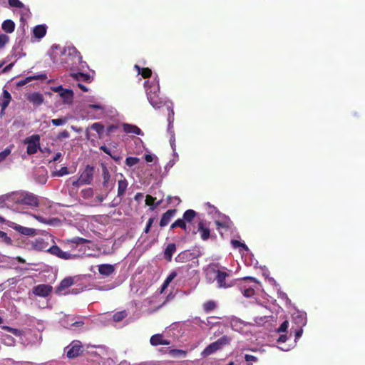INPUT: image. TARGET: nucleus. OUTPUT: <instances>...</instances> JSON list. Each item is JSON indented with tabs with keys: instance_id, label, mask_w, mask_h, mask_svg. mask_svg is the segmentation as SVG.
Returning <instances> with one entry per match:
<instances>
[{
	"instance_id": "1",
	"label": "nucleus",
	"mask_w": 365,
	"mask_h": 365,
	"mask_svg": "<svg viewBox=\"0 0 365 365\" xmlns=\"http://www.w3.org/2000/svg\"><path fill=\"white\" fill-rule=\"evenodd\" d=\"M217 265L210 267L205 270L206 278L210 282L216 281L219 289H228L233 287L237 279H231V271L226 267L217 269Z\"/></svg>"
},
{
	"instance_id": "2",
	"label": "nucleus",
	"mask_w": 365,
	"mask_h": 365,
	"mask_svg": "<svg viewBox=\"0 0 365 365\" xmlns=\"http://www.w3.org/2000/svg\"><path fill=\"white\" fill-rule=\"evenodd\" d=\"M6 202H14L19 205H28L32 207H37L39 205V200L34 193L25 191H18L3 196Z\"/></svg>"
},
{
	"instance_id": "3",
	"label": "nucleus",
	"mask_w": 365,
	"mask_h": 365,
	"mask_svg": "<svg viewBox=\"0 0 365 365\" xmlns=\"http://www.w3.org/2000/svg\"><path fill=\"white\" fill-rule=\"evenodd\" d=\"M230 338L227 336H222L215 341L211 343L205 349L202 351L201 355L202 357H207L218 350L222 349L224 346H226L230 344Z\"/></svg>"
},
{
	"instance_id": "4",
	"label": "nucleus",
	"mask_w": 365,
	"mask_h": 365,
	"mask_svg": "<svg viewBox=\"0 0 365 365\" xmlns=\"http://www.w3.org/2000/svg\"><path fill=\"white\" fill-rule=\"evenodd\" d=\"M40 135L38 134H34L24 139V143L27 145L26 153L28 155L36 154L38 150L43 152L40 147Z\"/></svg>"
},
{
	"instance_id": "5",
	"label": "nucleus",
	"mask_w": 365,
	"mask_h": 365,
	"mask_svg": "<svg viewBox=\"0 0 365 365\" xmlns=\"http://www.w3.org/2000/svg\"><path fill=\"white\" fill-rule=\"evenodd\" d=\"M66 356L68 359H74L78 357L83 351V347L80 341H73L66 348Z\"/></svg>"
},
{
	"instance_id": "6",
	"label": "nucleus",
	"mask_w": 365,
	"mask_h": 365,
	"mask_svg": "<svg viewBox=\"0 0 365 365\" xmlns=\"http://www.w3.org/2000/svg\"><path fill=\"white\" fill-rule=\"evenodd\" d=\"M50 254L63 259H71L76 257V255H72L68 252L63 251L58 246L53 245L46 250Z\"/></svg>"
},
{
	"instance_id": "7",
	"label": "nucleus",
	"mask_w": 365,
	"mask_h": 365,
	"mask_svg": "<svg viewBox=\"0 0 365 365\" xmlns=\"http://www.w3.org/2000/svg\"><path fill=\"white\" fill-rule=\"evenodd\" d=\"M52 290V286L46 284H41L35 286L32 289V292L36 296L46 297L50 295Z\"/></svg>"
},
{
	"instance_id": "8",
	"label": "nucleus",
	"mask_w": 365,
	"mask_h": 365,
	"mask_svg": "<svg viewBox=\"0 0 365 365\" xmlns=\"http://www.w3.org/2000/svg\"><path fill=\"white\" fill-rule=\"evenodd\" d=\"M94 168L91 165H86L80 175L81 181L85 185H90L93 179Z\"/></svg>"
},
{
	"instance_id": "9",
	"label": "nucleus",
	"mask_w": 365,
	"mask_h": 365,
	"mask_svg": "<svg viewBox=\"0 0 365 365\" xmlns=\"http://www.w3.org/2000/svg\"><path fill=\"white\" fill-rule=\"evenodd\" d=\"M177 227L182 229L186 233H192L195 235L197 232L195 230H192L190 225H187V222L183 218H180L175 220L171 225L170 229L173 230Z\"/></svg>"
},
{
	"instance_id": "10",
	"label": "nucleus",
	"mask_w": 365,
	"mask_h": 365,
	"mask_svg": "<svg viewBox=\"0 0 365 365\" xmlns=\"http://www.w3.org/2000/svg\"><path fill=\"white\" fill-rule=\"evenodd\" d=\"M176 212V209H170L167 210L165 213H163L160 220V226L161 227L167 226L171 221L172 218L175 216Z\"/></svg>"
},
{
	"instance_id": "11",
	"label": "nucleus",
	"mask_w": 365,
	"mask_h": 365,
	"mask_svg": "<svg viewBox=\"0 0 365 365\" xmlns=\"http://www.w3.org/2000/svg\"><path fill=\"white\" fill-rule=\"evenodd\" d=\"M27 100L34 106H39L43 103L44 98L41 93L34 92L27 96Z\"/></svg>"
},
{
	"instance_id": "12",
	"label": "nucleus",
	"mask_w": 365,
	"mask_h": 365,
	"mask_svg": "<svg viewBox=\"0 0 365 365\" xmlns=\"http://www.w3.org/2000/svg\"><path fill=\"white\" fill-rule=\"evenodd\" d=\"M73 284V278L71 277H68L64 278L60 282L59 285L56 288V294H61L62 292L70 287Z\"/></svg>"
},
{
	"instance_id": "13",
	"label": "nucleus",
	"mask_w": 365,
	"mask_h": 365,
	"mask_svg": "<svg viewBox=\"0 0 365 365\" xmlns=\"http://www.w3.org/2000/svg\"><path fill=\"white\" fill-rule=\"evenodd\" d=\"M147 98L149 103L155 108H160L163 106V101L162 98L159 96V93H155L153 95L152 93H150L148 94V96H147Z\"/></svg>"
},
{
	"instance_id": "14",
	"label": "nucleus",
	"mask_w": 365,
	"mask_h": 365,
	"mask_svg": "<svg viewBox=\"0 0 365 365\" xmlns=\"http://www.w3.org/2000/svg\"><path fill=\"white\" fill-rule=\"evenodd\" d=\"M194 258L193 253L189 250H185L180 252L175 258L176 262L185 263Z\"/></svg>"
},
{
	"instance_id": "15",
	"label": "nucleus",
	"mask_w": 365,
	"mask_h": 365,
	"mask_svg": "<svg viewBox=\"0 0 365 365\" xmlns=\"http://www.w3.org/2000/svg\"><path fill=\"white\" fill-rule=\"evenodd\" d=\"M11 101V96L9 92L4 89L2 96L0 98V107L1 108V112H4L5 109L8 107L10 102Z\"/></svg>"
},
{
	"instance_id": "16",
	"label": "nucleus",
	"mask_w": 365,
	"mask_h": 365,
	"mask_svg": "<svg viewBox=\"0 0 365 365\" xmlns=\"http://www.w3.org/2000/svg\"><path fill=\"white\" fill-rule=\"evenodd\" d=\"M71 76L78 82H86L91 83L93 80V78L91 75L88 73H84L81 72L78 73H71Z\"/></svg>"
},
{
	"instance_id": "17",
	"label": "nucleus",
	"mask_w": 365,
	"mask_h": 365,
	"mask_svg": "<svg viewBox=\"0 0 365 365\" xmlns=\"http://www.w3.org/2000/svg\"><path fill=\"white\" fill-rule=\"evenodd\" d=\"M150 343L153 346L158 345H169L170 341L167 339H164L162 334H154L150 337Z\"/></svg>"
},
{
	"instance_id": "18",
	"label": "nucleus",
	"mask_w": 365,
	"mask_h": 365,
	"mask_svg": "<svg viewBox=\"0 0 365 365\" xmlns=\"http://www.w3.org/2000/svg\"><path fill=\"white\" fill-rule=\"evenodd\" d=\"M145 88L146 91L147 96H148V94L152 93H159L160 92V87L158 83H150L149 81H146L144 83Z\"/></svg>"
},
{
	"instance_id": "19",
	"label": "nucleus",
	"mask_w": 365,
	"mask_h": 365,
	"mask_svg": "<svg viewBox=\"0 0 365 365\" xmlns=\"http://www.w3.org/2000/svg\"><path fill=\"white\" fill-rule=\"evenodd\" d=\"M120 176L121 179L118 181V197H121L125 195L128 185V181L123 175L121 174Z\"/></svg>"
},
{
	"instance_id": "20",
	"label": "nucleus",
	"mask_w": 365,
	"mask_h": 365,
	"mask_svg": "<svg viewBox=\"0 0 365 365\" xmlns=\"http://www.w3.org/2000/svg\"><path fill=\"white\" fill-rule=\"evenodd\" d=\"M115 271L114 266L109 264H102L98 266V272L101 275L108 277Z\"/></svg>"
},
{
	"instance_id": "21",
	"label": "nucleus",
	"mask_w": 365,
	"mask_h": 365,
	"mask_svg": "<svg viewBox=\"0 0 365 365\" xmlns=\"http://www.w3.org/2000/svg\"><path fill=\"white\" fill-rule=\"evenodd\" d=\"M198 229L197 232H199L200 234V237L202 240H207L210 236V230L205 227L202 221H200L198 222Z\"/></svg>"
},
{
	"instance_id": "22",
	"label": "nucleus",
	"mask_w": 365,
	"mask_h": 365,
	"mask_svg": "<svg viewBox=\"0 0 365 365\" xmlns=\"http://www.w3.org/2000/svg\"><path fill=\"white\" fill-rule=\"evenodd\" d=\"M48 245V242L41 237L36 238L32 242L33 248L38 251L45 250L47 248Z\"/></svg>"
},
{
	"instance_id": "23",
	"label": "nucleus",
	"mask_w": 365,
	"mask_h": 365,
	"mask_svg": "<svg viewBox=\"0 0 365 365\" xmlns=\"http://www.w3.org/2000/svg\"><path fill=\"white\" fill-rule=\"evenodd\" d=\"M13 228L24 235L34 236L36 235V230L34 228L26 227L19 225H16Z\"/></svg>"
},
{
	"instance_id": "24",
	"label": "nucleus",
	"mask_w": 365,
	"mask_h": 365,
	"mask_svg": "<svg viewBox=\"0 0 365 365\" xmlns=\"http://www.w3.org/2000/svg\"><path fill=\"white\" fill-rule=\"evenodd\" d=\"M176 251V245L175 243L168 244L164 250V258L168 262H171L173 255Z\"/></svg>"
},
{
	"instance_id": "25",
	"label": "nucleus",
	"mask_w": 365,
	"mask_h": 365,
	"mask_svg": "<svg viewBox=\"0 0 365 365\" xmlns=\"http://www.w3.org/2000/svg\"><path fill=\"white\" fill-rule=\"evenodd\" d=\"M46 25L41 24L36 26L33 29V34L35 38L41 39L46 34Z\"/></svg>"
},
{
	"instance_id": "26",
	"label": "nucleus",
	"mask_w": 365,
	"mask_h": 365,
	"mask_svg": "<svg viewBox=\"0 0 365 365\" xmlns=\"http://www.w3.org/2000/svg\"><path fill=\"white\" fill-rule=\"evenodd\" d=\"M123 130L126 133H133L135 135H143L142 130L136 125L125 123L123 125Z\"/></svg>"
},
{
	"instance_id": "27",
	"label": "nucleus",
	"mask_w": 365,
	"mask_h": 365,
	"mask_svg": "<svg viewBox=\"0 0 365 365\" xmlns=\"http://www.w3.org/2000/svg\"><path fill=\"white\" fill-rule=\"evenodd\" d=\"M299 320V323L300 324L299 329L296 330L295 331V339H299L303 333L302 327L306 324V318L303 317L302 315H297L296 317H294V320Z\"/></svg>"
},
{
	"instance_id": "28",
	"label": "nucleus",
	"mask_w": 365,
	"mask_h": 365,
	"mask_svg": "<svg viewBox=\"0 0 365 365\" xmlns=\"http://www.w3.org/2000/svg\"><path fill=\"white\" fill-rule=\"evenodd\" d=\"M61 97L63 98V102L70 104L73 102V92L71 89H65L63 92L60 93Z\"/></svg>"
},
{
	"instance_id": "29",
	"label": "nucleus",
	"mask_w": 365,
	"mask_h": 365,
	"mask_svg": "<svg viewBox=\"0 0 365 365\" xmlns=\"http://www.w3.org/2000/svg\"><path fill=\"white\" fill-rule=\"evenodd\" d=\"M101 168H102L103 186L105 188H108V183L110 181V173H109L108 169L104 164L101 165Z\"/></svg>"
},
{
	"instance_id": "30",
	"label": "nucleus",
	"mask_w": 365,
	"mask_h": 365,
	"mask_svg": "<svg viewBox=\"0 0 365 365\" xmlns=\"http://www.w3.org/2000/svg\"><path fill=\"white\" fill-rule=\"evenodd\" d=\"M1 28L6 33L11 34L15 30V23L11 19L5 20L1 24Z\"/></svg>"
},
{
	"instance_id": "31",
	"label": "nucleus",
	"mask_w": 365,
	"mask_h": 365,
	"mask_svg": "<svg viewBox=\"0 0 365 365\" xmlns=\"http://www.w3.org/2000/svg\"><path fill=\"white\" fill-rule=\"evenodd\" d=\"M90 128L91 130L96 131L99 139L103 138V134L105 128L102 123H101V122L94 123L90 126Z\"/></svg>"
},
{
	"instance_id": "32",
	"label": "nucleus",
	"mask_w": 365,
	"mask_h": 365,
	"mask_svg": "<svg viewBox=\"0 0 365 365\" xmlns=\"http://www.w3.org/2000/svg\"><path fill=\"white\" fill-rule=\"evenodd\" d=\"M134 68L144 78H150L152 75V71L149 68H140L138 65L135 64Z\"/></svg>"
},
{
	"instance_id": "33",
	"label": "nucleus",
	"mask_w": 365,
	"mask_h": 365,
	"mask_svg": "<svg viewBox=\"0 0 365 365\" xmlns=\"http://www.w3.org/2000/svg\"><path fill=\"white\" fill-rule=\"evenodd\" d=\"M197 213L193 210H187L183 213L182 218L187 222V224H190L192 222V220L196 217Z\"/></svg>"
},
{
	"instance_id": "34",
	"label": "nucleus",
	"mask_w": 365,
	"mask_h": 365,
	"mask_svg": "<svg viewBox=\"0 0 365 365\" xmlns=\"http://www.w3.org/2000/svg\"><path fill=\"white\" fill-rule=\"evenodd\" d=\"M127 312L123 310L120 312H118L113 316V319L115 322H119L123 320L127 317Z\"/></svg>"
},
{
	"instance_id": "35",
	"label": "nucleus",
	"mask_w": 365,
	"mask_h": 365,
	"mask_svg": "<svg viewBox=\"0 0 365 365\" xmlns=\"http://www.w3.org/2000/svg\"><path fill=\"white\" fill-rule=\"evenodd\" d=\"M216 308V304L214 301L210 300L204 303L203 309L206 312L214 310Z\"/></svg>"
},
{
	"instance_id": "36",
	"label": "nucleus",
	"mask_w": 365,
	"mask_h": 365,
	"mask_svg": "<svg viewBox=\"0 0 365 365\" xmlns=\"http://www.w3.org/2000/svg\"><path fill=\"white\" fill-rule=\"evenodd\" d=\"M12 148L13 145H10L0 153V163L3 162L11 154Z\"/></svg>"
},
{
	"instance_id": "37",
	"label": "nucleus",
	"mask_w": 365,
	"mask_h": 365,
	"mask_svg": "<svg viewBox=\"0 0 365 365\" xmlns=\"http://www.w3.org/2000/svg\"><path fill=\"white\" fill-rule=\"evenodd\" d=\"M88 108H92V109H95V110H101V113L99 115H93L92 116L93 118H95V119H98L100 118L101 115L103 114V110H104V108L99 105V104H90L88 106Z\"/></svg>"
},
{
	"instance_id": "38",
	"label": "nucleus",
	"mask_w": 365,
	"mask_h": 365,
	"mask_svg": "<svg viewBox=\"0 0 365 365\" xmlns=\"http://www.w3.org/2000/svg\"><path fill=\"white\" fill-rule=\"evenodd\" d=\"M0 239L1 241L6 245H11L12 240L7 235V234L1 230H0Z\"/></svg>"
},
{
	"instance_id": "39",
	"label": "nucleus",
	"mask_w": 365,
	"mask_h": 365,
	"mask_svg": "<svg viewBox=\"0 0 365 365\" xmlns=\"http://www.w3.org/2000/svg\"><path fill=\"white\" fill-rule=\"evenodd\" d=\"M37 78H38L37 76H29V77H26V78H25L24 79H21L19 81H18L17 83H16V86H25L26 84H27L29 82L31 81L32 80L37 79Z\"/></svg>"
},
{
	"instance_id": "40",
	"label": "nucleus",
	"mask_w": 365,
	"mask_h": 365,
	"mask_svg": "<svg viewBox=\"0 0 365 365\" xmlns=\"http://www.w3.org/2000/svg\"><path fill=\"white\" fill-rule=\"evenodd\" d=\"M139 162V158L136 157H128L125 159V164L129 166L132 167L135 165H136Z\"/></svg>"
},
{
	"instance_id": "41",
	"label": "nucleus",
	"mask_w": 365,
	"mask_h": 365,
	"mask_svg": "<svg viewBox=\"0 0 365 365\" xmlns=\"http://www.w3.org/2000/svg\"><path fill=\"white\" fill-rule=\"evenodd\" d=\"M68 174V170L67 167H62L59 170L55 171L53 173V176H63L65 175Z\"/></svg>"
},
{
	"instance_id": "42",
	"label": "nucleus",
	"mask_w": 365,
	"mask_h": 365,
	"mask_svg": "<svg viewBox=\"0 0 365 365\" xmlns=\"http://www.w3.org/2000/svg\"><path fill=\"white\" fill-rule=\"evenodd\" d=\"M231 243L234 248L242 247L245 250H246V251L248 250L247 246L245 244L242 243L241 242H240L238 240H232L231 241Z\"/></svg>"
},
{
	"instance_id": "43",
	"label": "nucleus",
	"mask_w": 365,
	"mask_h": 365,
	"mask_svg": "<svg viewBox=\"0 0 365 365\" xmlns=\"http://www.w3.org/2000/svg\"><path fill=\"white\" fill-rule=\"evenodd\" d=\"M9 4L12 7L21 9L24 6V4L19 0H8Z\"/></svg>"
},
{
	"instance_id": "44",
	"label": "nucleus",
	"mask_w": 365,
	"mask_h": 365,
	"mask_svg": "<svg viewBox=\"0 0 365 365\" xmlns=\"http://www.w3.org/2000/svg\"><path fill=\"white\" fill-rule=\"evenodd\" d=\"M82 197L85 199L89 198L93 196V191L92 188L84 189L81 191Z\"/></svg>"
},
{
	"instance_id": "45",
	"label": "nucleus",
	"mask_w": 365,
	"mask_h": 365,
	"mask_svg": "<svg viewBox=\"0 0 365 365\" xmlns=\"http://www.w3.org/2000/svg\"><path fill=\"white\" fill-rule=\"evenodd\" d=\"M155 200L156 197H154L150 195H147L145 198V205L150 206V207H153Z\"/></svg>"
},
{
	"instance_id": "46",
	"label": "nucleus",
	"mask_w": 365,
	"mask_h": 365,
	"mask_svg": "<svg viewBox=\"0 0 365 365\" xmlns=\"http://www.w3.org/2000/svg\"><path fill=\"white\" fill-rule=\"evenodd\" d=\"M66 118H56L51 120V123L55 126H59L66 123Z\"/></svg>"
},
{
	"instance_id": "47",
	"label": "nucleus",
	"mask_w": 365,
	"mask_h": 365,
	"mask_svg": "<svg viewBox=\"0 0 365 365\" xmlns=\"http://www.w3.org/2000/svg\"><path fill=\"white\" fill-rule=\"evenodd\" d=\"M170 353L173 356H185L186 355V351L181 349H172L170 350Z\"/></svg>"
},
{
	"instance_id": "48",
	"label": "nucleus",
	"mask_w": 365,
	"mask_h": 365,
	"mask_svg": "<svg viewBox=\"0 0 365 365\" xmlns=\"http://www.w3.org/2000/svg\"><path fill=\"white\" fill-rule=\"evenodd\" d=\"M9 38L6 34H1L0 35V48L4 47L8 42H9Z\"/></svg>"
},
{
	"instance_id": "49",
	"label": "nucleus",
	"mask_w": 365,
	"mask_h": 365,
	"mask_svg": "<svg viewBox=\"0 0 365 365\" xmlns=\"http://www.w3.org/2000/svg\"><path fill=\"white\" fill-rule=\"evenodd\" d=\"M289 327V322L288 321H284L282 323V324L279 326V327L277 329V331L280 332H286L287 330V328Z\"/></svg>"
},
{
	"instance_id": "50",
	"label": "nucleus",
	"mask_w": 365,
	"mask_h": 365,
	"mask_svg": "<svg viewBox=\"0 0 365 365\" xmlns=\"http://www.w3.org/2000/svg\"><path fill=\"white\" fill-rule=\"evenodd\" d=\"M177 276V272L173 271L170 273L168 277L165 279V286H168L169 284L173 281V279Z\"/></svg>"
},
{
	"instance_id": "51",
	"label": "nucleus",
	"mask_w": 365,
	"mask_h": 365,
	"mask_svg": "<svg viewBox=\"0 0 365 365\" xmlns=\"http://www.w3.org/2000/svg\"><path fill=\"white\" fill-rule=\"evenodd\" d=\"M72 242L76 244L83 245L88 242V240L83 237H76L72 240Z\"/></svg>"
},
{
	"instance_id": "52",
	"label": "nucleus",
	"mask_w": 365,
	"mask_h": 365,
	"mask_svg": "<svg viewBox=\"0 0 365 365\" xmlns=\"http://www.w3.org/2000/svg\"><path fill=\"white\" fill-rule=\"evenodd\" d=\"M255 294V290L252 288L245 289L243 292V295L246 297H250Z\"/></svg>"
},
{
	"instance_id": "53",
	"label": "nucleus",
	"mask_w": 365,
	"mask_h": 365,
	"mask_svg": "<svg viewBox=\"0 0 365 365\" xmlns=\"http://www.w3.org/2000/svg\"><path fill=\"white\" fill-rule=\"evenodd\" d=\"M118 128V126L115 125H110L106 128V135H110L112 133H113L116 129Z\"/></svg>"
},
{
	"instance_id": "54",
	"label": "nucleus",
	"mask_w": 365,
	"mask_h": 365,
	"mask_svg": "<svg viewBox=\"0 0 365 365\" xmlns=\"http://www.w3.org/2000/svg\"><path fill=\"white\" fill-rule=\"evenodd\" d=\"M121 202V197H119L118 199L115 198L110 204V207H115L118 206Z\"/></svg>"
},
{
	"instance_id": "55",
	"label": "nucleus",
	"mask_w": 365,
	"mask_h": 365,
	"mask_svg": "<svg viewBox=\"0 0 365 365\" xmlns=\"http://www.w3.org/2000/svg\"><path fill=\"white\" fill-rule=\"evenodd\" d=\"M69 137V133L67 130H63L58 133V139H63V138H68Z\"/></svg>"
},
{
	"instance_id": "56",
	"label": "nucleus",
	"mask_w": 365,
	"mask_h": 365,
	"mask_svg": "<svg viewBox=\"0 0 365 365\" xmlns=\"http://www.w3.org/2000/svg\"><path fill=\"white\" fill-rule=\"evenodd\" d=\"M83 185H85V184L81 181L80 178L72 181V185L76 187H79L80 186Z\"/></svg>"
},
{
	"instance_id": "57",
	"label": "nucleus",
	"mask_w": 365,
	"mask_h": 365,
	"mask_svg": "<svg viewBox=\"0 0 365 365\" xmlns=\"http://www.w3.org/2000/svg\"><path fill=\"white\" fill-rule=\"evenodd\" d=\"M35 218L40 222H42L43 224H51V220H48L45 218H43L41 216H35Z\"/></svg>"
},
{
	"instance_id": "58",
	"label": "nucleus",
	"mask_w": 365,
	"mask_h": 365,
	"mask_svg": "<svg viewBox=\"0 0 365 365\" xmlns=\"http://www.w3.org/2000/svg\"><path fill=\"white\" fill-rule=\"evenodd\" d=\"M11 333L16 336H21L23 334V331L18 329L13 328V329H11Z\"/></svg>"
},
{
	"instance_id": "59",
	"label": "nucleus",
	"mask_w": 365,
	"mask_h": 365,
	"mask_svg": "<svg viewBox=\"0 0 365 365\" xmlns=\"http://www.w3.org/2000/svg\"><path fill=\"white\" fill-rule=\"evenodd\" d=\"M215 224H216L217 228H220V227L228 228L229 227V225H228L227 222H222L216 221Z\"/></svg>"
},
{
	"instance_id": "60",
	"label": "nucleus",
	"mask_w": 365,
	"mask_h": 365,
	"mask_svg": "<svg viewBox=\"0 0 365 365\" xmlns=\"http://www.w3.org/2000/svg\"><path fill=\"white\" fill-rule=\"evenodd\" d=\"M245 359L246 361H256L257 357L250 354H245Z\"/></svg>"
},
{
	"instance_id": "61",
	"label": "nucleus",
	"mask_w": 365,
	"mask_h": 365,
	"mask_svg": "<svg viewBox=\"0 0 365 365\" xmlns=\"http://www.w3.org/2000/svg\"><path fill=\"white\" fill-rule=\"evenodd\" d=\"M68 52H69V54H73V53L77 54L79 58V61H81V59L82 58L81 56V53H78L75 48H68Z\"/></svg>"
},
{
	"instance_id": "62",
	"label": "nucleus",
	"mask_w": 365,
	"mask_h": 365,
	"mask_svg": "<svg viewBox=\"0 0 365 365\" xmlns=\"http://www.w3.org/2000/svg\"><path fill=\"white\" fill-rule=\"evenodd\" d=\"M100 150L103 151L105 153H106L107 155L111 156V153H110V150L108 148H107L106 145H102L100 147Z\"/></svg>"
},
{
	"instance_id": "63",
	"label": "nucleus",
	"mask_w": 365,
	"mask_h": 365,
	"mask_svg": "<svg viewBox=\"0 0 365 365\" xmlns=\"http://www.w3.org/2000/svg\"><path fill=\"white\" fill-rule=\"evenodd\" d=\"M51 90L54 92H63L65 89L62 87V86L51 87Z\"/></svg>"
},
{
	"instance_id": "64",
	"label": "nucleus",
	"mask_w": 365,
	"mask_h": 365,
	"mask_svg": "<svg viewBox=\"0 0 365 365\" xmlns=\"http://www.w3.org/2000/svg\"><path fill=\"white\" fill-rule=\"evenodd\" d=\"M287 335L286 334H282V335L279 336V337L278 338L277 341L283 343V342H285L287 341Z\"/></svg>"
}]
</instances>
